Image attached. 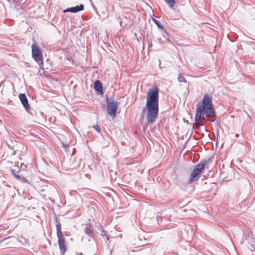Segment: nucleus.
<instances>
[{"label": "nucleus", "mask_w": 255, "mask_h": 255, "mask_svg": "<svg viewBox=\"0 0 255 255\" xmlns=\"http://www.w3.org/2000/svg\"><path fill=\"white\" fill-rule=\"evenodd\" d=\"M159 94L158 89L154 87L147 93L145 107L147 109L146 119L148 124L154 123L158 113Z\"/></svg>", "instance_id": "nucleus-1"}, {"label": "nucleus", "mask_w": 255, "mask_h": 255, "mask_svg": "<svg viewBox=\"0 0 255 255\" xmlns=\"http://www.w3.org/2000/svg\"><path fill=\"white\" fill-rule=\"evenodd\" d=\"M215 115V112L212 106V98L209 94H206L204 96L201 103H198L197 105L195 122L198 125L199 120H204L207 117H213Z\"/></svg>", "instance_id": "nucleus-2"}, {"label": "nucleus", "mask_w": 255, "mask_h": 255, "mask_svg": "<svg viewBox=\"0 0 255 255\" xmlns=\"http://www.w3.org/2000/svg\"><path fill=\"white\" fill-rule=\"evenodd\" d=\"M207 161L206 160L202 161L198 164H196L193 171L191 173L189 182L192 183L197 181L200 177L201 174L204 171L205 168H207L206 165Z\"/></svg>", "instance_id": "nucleus-3"}, {"label": "nucleus", "mask_w": 255, "mask_h": 255, "mask_svg": "<svg viewBox=\"0 0 255 255\" xmlns=\"http://www.w3.org/2000/svg\"><path fill=\"white\" fill-rule=\"evenodd\" d=\"M106 110L108 114L113 119L116 116L119 103L111 98L106 99Z\"/></svg>", "instance_id": "nucleus-4"}, {"label": "nucleus", "mask_w": 255, "mask_h": 255, "mask_svg": "<svg viewBox=\"0 0 255 255\" xmlns=\"http://www.w3.org/2000/svg\"><path fill=\"white\" fill-rule=\"evenodd\" d=\"M32 55L33 59L39 64L43 63L42 61V54L38 47L33 44L32 45Z\"/></svg>", "instance_id": "nucleus-5"}, {"label": "nucleus", "mask_w": 255, "mask_h": 255, "mask_svg": "<svg viewBox=\"0 0 255 255\" xmlns=\"http://www.w3.org/2000/svg\"><path fill=\"white\" fill-rule=\"evenodd\" d=\"M58 244L62 255H64L66 251V248L65 244V240L63 236L62 237H58Z\"/></svg>", "instance_id": "nucleus-6"}, {"label": "nucleus", "mask_w": 255, "mask_h": 255, "mask_svg": "<svg viewBox=\"0 0 255 255\" xmlns=\"http://www.w3.org/2000/svg\"><path fill=\"white\" fill-rule=\"evenodd\" d=\"M84 9V5L83 4H80L79 5H77L74 7H72L70 8H68L66 9L63 10L64 12H71L73 13H75L81 10H82Z\"/></svg>", "instance_id": "nucleus-7"}, {"label": "nucleus", "mask_w": 255, "mask_h": 255, "mask_svg": "<svg viewBox=\"0 0 255 255\" xmlns=\"http://www.w3.org/2000/svg\"><path fill=\"white\" fill-rule=\"evenodd\" d=\"M19 98L25 109L26 110H28L29 109V105L28 103V100L26 95L24 94H20L19 95Z\"/></svg>", "instance_id": "nucleus-8"}, {"label": "nucleus", "mask_w": 255, "mask_h": 255, "mask_svg": "<svg viewBox=\"0 0 255 255\" xmlns=\"http://www.w3.org/2000/svg\"><path fill=\"white\" fill-rule=\"evenodd\" d=\"M94 89L95 91L99 92L102 91V84L99 80H97L95 81L94 84Z\"/></svg>", "instance_id": "nucleus-9"}, {"label": "nucleus", "mask_w": 255, "mask_h": 255, "mask_svg": "<svg viewBox=\"0 0 255 255\" xmlns=\"http://www.w3.org/2000/svg\"><path fill=\"white\" fill-rule=\"evenodd\" d=\"M85 233L89 237L93 236V232L91 229V226L90 225V224H86V228L85 229Z\"/></svg>", "instance_id": "nucleus-10"}, {"label": "nucleus", "mask_w": 255, "mask_h": 255, "mask_svg": "<svg viewBox=\"0 0 255 255\" xmlns=\"http://www.w3.org/2000/svg\"><path fill=\"white\" fill-rule=\"evenodd\" d=\"M56 230H57V236L58 237L63 236L62 233L61 232V226L59 223H57L56 225Z\"/></svg>", "instance_id": "nucleus-11"}, {"label": "nucleus", "mask_w": 255, "mask_h": 255, "mask_svg": "<svg viewBox=\"0 0 255 255\" xmlns=\"http://www.w3.org/2000/svg\"><path fill=\"white\" fill-rule=\"evenodd\" d=\"M170 8H173L176 3V0H164Z\"/></svg>", "instance_id": "nucleus-12"}, {"label": "nucleus", "mask_w": 255, "mask_h": 255, "mask_svg": "<svg viewBox=\"0 0 255 255\" xmlns=\"http://www.w3.org/2000/svg\"><path fill=\"white\" fill-rule=\"evenodd\" d=\"M153 21L154 22V23L157 25V26L159 28L162 29L163 30H164L163 27L161 23L157 19L155 18H153Z\"/></svg>", "instance_id": "nucleus-13"}, {"label": "nucleus", "mask_w": 255, "mask_h": 255, "mask_svg": "<svg viewBox=\"0 0 255 255\" xmlns=\"http://www.w3.org/2000/svg\"><path fill=\"white\" fill-rule=\"evenodd\" d=\"M178 81H179V82H187V81L185 80V79L181 74H179L178 77Z\"/></svg>", "instance_id": "nucleus-14"}, {"label": "nucleus", "mask_w": 255, "mask_h": 255, "mask_svg": "<svg viewBox=\"0 0 255 255\" xmlns=\"http://www.w3.org/2000/svg\"><path fill=\"white\" fill-rule=\"evenodd\" d=\"M18 241L19 242L23 244L27 243V240L22 237L19 238L18 239Z\"/></svg>", "instance_id": "nucleus-15"}, {"label": "nucleus", "mask_w": 255, "mask_h": 255, "mask_svg": "<svg viewBox=\"0 0 255 255\" xmlns=\"http://www.w3.org/2000/svg\"><path fill=\"white\" fill-rule=\"evenodd\" d=\"M11 171L12 174L13 175V176L16 179L19 180V179H21L20 176L19 175H18L14 173V170H11Z\"/></svg>", "instance_id": "nucleus-16"}, {"label": "nucleus", "mask_w": 255, "mask_h": 255, "mask_svg": "<svg viewBox=\"0 0 255 255\" xmlns=\"http://www.w3.org/2000/svg\"><path fill=\"white\" fill-rule=\"evenodd\" d=\"M93 128L98 132H100L101 131V128L98 125H96L93 127Z\"/></svg>", "instance_id": "nucleus-17"}, {"label": "nucleus", "mask_w": 255, "mask_h": 255, "mask_svg": "<svg viewBox=\"0 0 255 255\" xmlns=\"http://www.w3.org/2000/svg\"><path fill=\"white\" fill-rule=\"evenodd\" d=\"M20 166H21V167H20V168H22L23 169H25V168H26V166H25V165H24V164H21Z\"/></svg>", "instance_id": "nucleus-18"}, {"label": "nucleus", "mask_w": 255, "mask_h": 255, "mask_svg": "<svg viewBox=\"0 0 255 255\" xmlns=\"http://www.w3.org/2000/svg\"><path fill=\"white\" fill-rule=\"evenodd\" d=\"M21 180H22L23 182H27V179H26L25 178L23 177H22L21 178Z\"/></svg>", "instance_id": "nucleus-19"}, {"label": "nucleus", "mask_w": 255, "mask_h": 255, "mask_svg": "<svg viewBox=\"0 0 255 255\" xmlns=\"http://www.w3.org/2000/svg\"><path fill=\"white\" fill-rule=\"evenodd\" d=\"M165 34L167 35V33L166 31H165Z\"/></svg>", "instance_id": "nucleus-20"}]
</instances>
